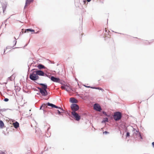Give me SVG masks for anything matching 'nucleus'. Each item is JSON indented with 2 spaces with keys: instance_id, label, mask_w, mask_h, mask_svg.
Here are the masks:
<instances>
[{
  "instance_id": "412c9836",
  "label": "nucleus",
  "mask_w": 154,
  "mask_h": 154,
  "mask_svg": "<svg viewBox=\"0 0 154 154\" xmlns=\"http://www.w3.org/2000/svg\"><path fill=\"white\" fill-rule=\"evenodd\" d=\"M34 61H33V62L32 63H30L29 64V65H28V71H29V69H30V66H34V64H35V63H34Z\"/></svg>"
},
{
  "instance_id": "9d476101",
  "label": "nucleus",
  "mask_w": 154,
  "mask_h": 154,
  "mask_svg": "<svg viewBox=\"0 0 154 154\" xmlns=\"http://www.w3.org/2000/svg\"><path fill=\"white\" fill-rule=\"evenodd\" d=\"M34 32L35 30L29 28L25 29H22L21 31V32H22V34H23V33L28 32Z\"/></svg>"
},
{
  "instance_id": "2f4dec72",
  "label": "nucleus",
  "mask_w": 154,
  "mask_h": 154,
  "mask_svg": "<svg viewBox=\"0 0 154 154\" xmlns=\"http://www.w3.org/2000/svg\"><path fill=\"white\" fill-rule=\"evenodd\" d=\"M96 89H98L100 90H103V89L100 87H96Z\"/></svg>"
},
{
  "instance_id": "864d4df0",
  "label": "nucleus",
  "mask_w": 154,
  "mask_h": 154,
  "mask_svg": "<svg viewBox=\"0 0 154 154\" xmlns=\"http://www.w3.org/2000/svg\"><path fill=\"white\" fill-rule=\"evenodd\" d=\"M7 82L5 83H5V84H7Z\"/></svg>"
},
{
  "instance_id": "ea45409f",
  "label": "nucleus",
  "mask_w": 154,
  "mask_h": 154,
  "mask_svg": "<svg viewBox=\"0 0 154 154\" xmlns=\"http://www.w3.org/2000/svg\"><path fill=\"white\" fill-rule=\"evenodd\" d=\"M42 107H42V105H41V106H40V109H40V110L42 109H42Z\"/></svg>"
},
{
  "instance_id": "a18cd8bd",
  "label": "nucleus",
  "mask_w": 154,
  "mask_h": 154,
  "mask_svg": "<svg viewBox=\"0 0 154 154\" xmlns=\"http://www.w3.org/2000/svg\"><path fill=\"white\" fill-rule=\"evenodd\" d=\"M105 31L106 32H107V30L106 29H105Z\"/></svg>"
},
{
  "instance_id": "5fc2aeb1",
  "label": "nucleus",
  "mask_w": 154,
  "mask_h": 154,
  "mask_svg": "<svg viewBox=\"0 0 154 154\" xmlns=\"http://www.w3.org/2000/svg\"><path fill=\"white\" fill-rule=\"evenodd\" d=\"M23 91H24V92H26V91H24V90H23Z\"/></svg>"
},
{
  "instance_id": "a211bd4d",
  "label": "nucleus",
  "mask_w": 154,
  "mask_h": 154,
  "mask_svg": "<svg viewBox=\"0 0 154 154\" xmlns=\"http://www.w3.org/2000/svg\"><path fill=\"white\" fill-rule=\"evenodd\" d=\"M47 104H48V106H51L52 108H54L55 106V105L49 102L47 103Z\"/></svg>"
},
{
  "instance_id": "79ce46f5",
  "label": "nucleus",
  "mask_w": 154,
  "mask_h": 154,
  "mask_svg": "<svg viewBox=\"0 0 154 154\" xmlns=\"http://www.w3.org/2000/svg\"><path fill=\"white\" fill-rule=\"evenodd\" d=\"M39 32V31H37V32H35V33H36V34H37V33H38Z\"/></svg>"
},
{
  "instance_id": "aec40b11",
  "label": "nucleus",
  "mask_w": 154,
  "mask_h": 154,
  "mask_svg": "<svg viewBox=\"0 0 154 154\" xmlns=\"http://www.w3.org/2000/svg\"><path fill=\"white\" fill-rule=\"evenodd\" d=\"M4 125L3 122L1 120H0V128H2Z\"/></svg>"
},
{
  "instance_id": "4be33fe9",
  "label": "nucleus",
  "mask_w": 154,
  "mask_h": 154,
  "mask_svg": "<svg viewBox=\"0 0 154 154\" xmlns=\"http://www.w3.org/2000/svg\"><path fill=\"white\" fill-rule=\"evenodd\" d=\"M42 107H43V108L44 109H45V108H47V106H48V104H47V103H44L43 104H42Z\"/></svg>"
},
{
  "instance_id": "4c0bfd02",
  "label": "nucleus",
  "mask_w": 154,
  "mask_h": 154,
  "mask_svg": "<svg viewBox=\"0 0 154 154\" xmlns=\"http://www.w3.org/2000/svg\"><path fill=\"white\" fill-rule=\"evenodd\" d=\"M90 88H92V89H96V87H91H91H90Z\"/></svg>"
},
{
  "instance_id": "39448f33",
  "label": "nucleus",
  "mask_w": 154,
  "mask_h": 154,
  "mask_svg": "<svg viewBox=\"0 0 154 154\" xmlns=\"http://www.w3.org/2000/svg\"><path fill=\"white\" fill-rule=\"evenodd\" d=\"M72 117L77 121H79L81 119V116L76 112H71Z\"/></svg>"
},
{
  "instance_id": "7c9ffc66",
  "label": "nucleus",
  "mask_w": 154,
  "mask_h": 154,
  "mask_svg": "<svg viewBox=\"0 0 154 154\" xmlns=\"http://www.w3.org/2000/svg\"><path fill=\"white\" fill-rule=\"evenodd\" d=\"M57 113L59 115H60L61 112L58 109L57 110Z\"/></svg>"
},
{
  "instance_id": "f257e3e1",
  "label": "nucleus",
  "mask_w": 154,
  "mask_h": 154,
  "mask_svg": "<svg viewBox=\"0 0 154 154\" xmlns=\"http://www.w3.org/2000/svg\"><path fill=\"white\" fill-rule=\"evenodd\" d=\"M33 70L35 71V73H37L38 76L39 75L40 76H45L48 77H50V75H49V73L48 72L47 73H45L42 71L41 70H38L37 69H32L31 70V71H32Z\"/></svg>"
},
{
  "instance_id": "f03ea898",
  "label": "nucleus",
  "mask_w": 154,
  "mask_h": 154,
  "mask_svg": "<svg viewBox=\"0 0 154 154\" xmlns=\"http://www.w3.org/2000/svg\"><path fill=\"white\" fill-rule=\"evenodd\" d=\"M32 72L29 75V78L35 82L39 78V77L37 75V73H35V70H33L31 71Z\"/></svg>"
},
{
  "instance_id": "20e7f679",
  "label": "nucleus",
  "mask_w": 154,
  "mask_h": 154,
  "mask_svg": "<svg viewBox=\"0 0 154 154\" xmlns=\"http://www.w3.org/2000/svg\"><path fill=\"white\" fill-rule=\"evenodd\" d=\"M114 120L117 121L119 120L122 117V113L120 112H114L113 116Z\"/></svg>"
},
{
  "instance_id": "6e6552de",
  "label": "nucleus",
  "mask_w": 154,
  "mask_h": 154,
  "mask_svg": "<svg viewBox=\"0 0 154 154\" xmlns=\"http://www.w3.org/2000/svg\"><path fill=\"white\" fill-rule=\"evenodd\" d=\"M94 109L95 111L100 112L102 110V108L100 105L97 103H96L94 105Z\"/></svg>"
},
{
  "instance_id": "8fccbe9b",
  "label": "nucleus",
  "mask_w": 154,
  "mask_h": 154,
  "mask_svg": "<svg viewBox=\"0 0 154 154\" xmlns=\"http://www.w3.org/2000/svg\"><path fill=\"white\" fill-rule=\"evenodd\" d=\"M149 44H150V42H149Z\"/></svg>"
},
{
  "instance_id": "58836bf2",
  "label": "nucleus",
  "mask_w": 154,
  "mask_h": 154,
  "mask_svg": "<svg viewBox=\"0 0 154 154\" xmlns=\"http://www.w3.org/2000/svg\"><path fill=\"white\" fill-rule=\"evenodd\" d=\"M152 145L153 148H154V142L152 143Z\"/></svg>"
},
{
  "instance_id": "c85d7f7f",
  "label": "nucleus",
  "mask_w": 154,
  "mask_h": 154,
  "mask_svg": "<svg viewBox=\"0 0 154 154\" xmlns=\"http://www.w3.org/2000/svg\"><path fill=\"white\" fill-rule=\"evenodd\" d=\"M6 110V109H0V113L1 114V111H5Z\"/></svg>"
},
{
  "instance_id": "4d7b16f0",
  "label": "nucleus",
  "mask_w": 154,
  "mask_h": 154,
  "mask_svg": "<svg viewBox=\"0 0 154 154\" xmlns=\"http://www.w3.org/2000/svg\"><path fill=\"white\" fill-rule=\"evenodd\" d=\"M120 34H122L121 33H120Z\"/></svg>"
},
{
  "instance_id": "6ab92c4d",
  "label": "nucleus",
  "mask_w": 154,
  "mask_h": 154,
  "mask_svg": "<svg viewBox=\"0 0 154 154\" xmlns=\"http://www.w3.org/2000/svg\"><path fill=\"white\" fill-rule=\"evenodd\" d=\"M108 121V119L106 117L103 118V120L101 122L102 123H105Z\"/></svg>"
},
{
  "instance_id": "9b49d317",
  "label": "nucleus",
  "mask_w": 154,
  "mask_h": 154,
  "mask_svg": "<svg viewBox=\"0 0 154 154\" xmlns=\"http://www.w3.org/2000/svg\"><path fill=\"white\" fill-rule=\"evenodd\" d=\"M66 87H69V85L64 84L62 85V86L61 87V88L62 89H64L66 91L68 92L69 91V90L67 89V88H66Z\"/></svg>"
},
{
  "instance_id": "72a5a7b5",
  "label": "nucleus",
  "mask_w": 154,
  "mask_h": 154,
  "mask_svg": "<svg viewBox=\"0 0 154 154\" xmlns=\"http://www.w3.org/2000/svg\"><path fill=\"white\" fill-rule=\"evenodd\" d=\"M8 48V47H6V48L5 49H4V53H3V54H5V51L6 49H7Z\"/></svg>"
},
{
  "instance_id": "ddd939ff",
  "label": "nucleus",
  "mask_w": 154,
  "mask_h": 154,
  "mask_svg": "<svg viewBox=\"0 0 154 154\" xmlns=\"http://www.w3.org/2000/svg\"><path fill=\"white\" fill-rule=\"evenodd\" d=\"M34 0H26L25 5L24 7V8L25 9L26 8L27 5H29L31 3L33 2Z\"/></svg>"
},
{
  "instance_id": "f704fd0d",
  "label": "nucleus",
  "mask_w": 154,
  "mask_h": 154,
  "mask_svg": "<svg viewBox=\"0 0 154 154\" xmlns=\"http://www.w3.org/2000/svg\"><path fill=\"white\" fill-rule=\"evenodd\" d=\"M139 135V136L140 137V138L141 139H143V138H142V136H141V133L140 134H139V135Z\"/></svg>"
},
{
  "instance_id": "473e14b6",
  "label": "nucleus",
  "mask_w": 154,
  "mask_h": 154,
  "mask_svg": "<svg viewBox=\"0 0 154 154\" xmlns=\"http://www.w3.org/2000/svg\"><path fill=\"white\" fill-rule=\"evenodd\" d=\"M109 132H108L107 131H104V132H103V134H109Z\"/></svg>"
},
{
  "instance_id": "a878e982",
  "label": "nucleus",
  "mask_w": 154,
  "mask_h": 154,
  "mask_svg": "<svg viewBox=\"0 0 154 154\" xmlns=\"http://www.w3.org/2000/svg\"><path fill=\"white\" fill-rule=\"evenodd\" d=\"M17 42V41L16 40H14L13 42L14 43V45L13 46L11 47L10 48H12L13 47H14L16 45Z\"/></svg>"
},
{
  "instance_id": "49530a36",
  "label": "nucleus",
  "mask_w": 154,
  "mask_h": 154,
  "mask_svg": "<svg viewBox=\"0 0 154 154\" xmlns=\"http://www.w3.org/2000/svg\"><path fill=\"white\" fill-rule=\"evenodd\" d=\"M50 128H48V129H47L48 131L49 129Z\"/></svg>"
},
{
  "instance_id": "423d86ee",
  "label": "nucleus",
  "mask_w": 154,
  "mask_h": 154,
  "mask_svg": "<svg viewBox=\"0 0 154 154\" xmlns=\"http://www.w3.org/2000/svg\"><path fill=\"white\" fill-rule=\"evenodd\" d=\"M6 0H0L4 13H5V12L6 10L8 4V3Z\"/></svg>"
},
{
  "instance_id": "cd10ccee",
  "label": "nucleus",
  "mask_w": 154,
  "mask_h": 154,
  "mask_svg": "<svg viewBox=\"0 0 154 154\" xmlns=\"http://www.w3.org/2000/svg\"><path fill=\"white\" fill-rule=\"evenodd\" d=\"M86 1L88 2H89L91 1V0H86ZM83 2L84 4H85L86 2V0H83Z\"/></svg>"
},
{
  "instance_id": "09e8293b",
  "label": "nucleus",
  "mask_w": 154,
  "mask_h": 154,
  "mask_svg": "<svg viewBox=\"0 0 154 154\" xmlns=\"http://www.w3.org/2000/svg\"><path fill=\"white\" fill-rule=\"evenodd\" d=\"M14 38H15V40H16L17 39L15 37H14Z\"/></svg>"
},
{
  "instance_id": "f8f14e48",
  "label": "nucleus",
  "mask_w": 154,
  "mask_h": 154,
  "mask_svg": "<svg viewBox=\"0 0 154 154\" xmlns=\"http://www.w3.org/2000/svg\"><path fill=\"white\" fill-rule=\"evenodd\" d=\"M35 67H37L39 70L42 69H47L46 67H45L44 65L41 64H39L37 66L36 65L35 66Z\"/></svg>"
},
{
  "instance_id": "4468645a",
  "label": "nucleus",
  "mask_w": 154,
  "mask_h": 154,
  "mask_svg": "<svg viewBox=\"0 0 154 154\" xmlns=\"http://www.w3.org/2000/svg\"><path fill=\"white\" fill-rule=\"evenodd\" d=\"M69 102L72 103H77V100L75 98L71 97L69 99Z\"/></svg>"
},
{
  "instance_id": "0eeeda50",
  "label": "nucleus",
  "mask_w": 154,
  "mask_h": 154,
  "mask_svg": "<svg viewBox=\"0 0 154 154\" xmlns=\"http://www.w3.org/2000/svg\"><path fill=\"white\" fill-rule=\"evenodd\" d=\"M72 112H76L79 109V105L76 103H72L71 106Z\"/></svg>"
},
{
  "instance_id": "7ed1b4c3",
  "label": "nucleus",
  "mask_w": 154,
  "mask_h": 154,
  "mask_svg": "<svg viewBox=\"0 0 154 154\" xmlns=\"http://www.w3.org/2000/svg\"><path fill=\"white\" fill-rule=\"evenodd\" d=\"M35 83H37L38 85L41 86L42 89L43 91L44 92V96L45 97L48 95V92L47 90V89L48 88V86L46 83H38L35 82Z\"/></svg>"
},
{
  "instance_id": "b1692460",
  "label": "nucleus",
  "mask_w": 154,
  "mask_h": 154,
  "mask_svg": "<svg viewBox=\"0 0 154 154\" xmlns=\"http://www.w3.org/2000/svg\"><path fill=\"white\" fill-rule=\"evenodd\" d=\"M58 83H59L60 84H61L62 85L64 84V83H65V81L61 80L59 78V80L58 81V82H57Z\"/></svg>"
},
{
  "instance_id": "5701e85b",
  "label": "nucleus",
  "mask_w": 154,
  "mask_h": 154,
  "mask_svg": "<svg viewBox=\"0 0 154 154\" xmlns=\"http://www.w3.org/2000/svg\"><path fill=\"white\" fill-rule=\"evenodd\" d=\"M102 112L104 115H105L106 116H107V117H109L110 116V115H108L107 114V113H106V112H105V111H102Z\"/></svg>"
},
{
  "instance_id": "393cba45",
  "label": "nucleus",
  "mask_w": 154,
  "mask_h": 154,
  "mask_svg": "<svg viewBox=\"0 0 154 154\" xmlns=\"http://www.w3.org/2000/svg\"><path fill=\"white\" fill-rule=\"evenodd\" d=\"M54 108L60 109H61V110H62L63 111H64V110L63 109L62 107H60V106H56L55 105V107H54Z\"/></svg>"
},
{
  "instance_id": "37998d69",
  "label": "nucleus",
  "mask_w": 154,
  "mask_h": 154,
  "mask_svg": "<svg viewBox=\"0 0 154 154\" xmlns=\"http://www.w3.org/2000/svg\"><path fill=\"white\" fill-rule=\"evenodd\" d=\"M34 91H38L37 89H35V88L34 89Z\"/></svg>"
},
{
  "instance_id": "dca6fc26",
  "label": "nucleus",
  "mask_w": 154,
  "mask_h": 154,
  "mask_svg": "<svg viewBox=\"0 0 154 154\" xmlns=\"http://www.w3.org/2000/svg\"><path fill=\"white\" fill-rule=\"evenodd\" d=\"M14 127L15 128H17L19 126V123L17 122H15L13 124Z\"/></svg>"
},
{
  "instance_id": "1a4fd4ad",
  "label": "nucleus",
  "mask_w": 154,
  "mask_h": 154,
  "mask_svg": "<svg viewBox=\"0 0 154 154\" xmlns=\"http://www.w3.org/2000/svg\"><path fill=\"white\" fill-rule=\"evenodd\" d=\"M50 77H48V78L50 79L51 81H52L57 83L58 82V81L59 80V78L58 77H56L54 76H51L50 75Z\"/></svg>"
},
{
  "instance_id": "c756f323",
  "label": "nucleus",
  "mask_w": 154,
  "mask_h": 154,
  "mask_svg": "<svg viewBox=\"0 0 154 154\" xmlns=\"http://www.w3.org/2000/svg\"><path fill=\"white\" fill-rule=\"evenodd\" d=\"M4 100L5 102H8L9 100V99L8 98H5Z\"/></svg>"
},
{
  "instance_id": "de8ad7c7",
  "label": "nucleus",
  "mask_w": 154,
  "mask_h": 154,
  "mask_svg": "<svg viewBox=\"0 0 154 154\" xmlns=\"http://www.w3.org/2000/svg\"><path fill=\"white\" fill-rule=\"evenodd\" d=\"M37 94H38V95H39L40 94V93H37Z\"/></svg>"
},
{
  "instance_id": "c9c22d12",
  "label": "nucleus",
  "mask_w": 154,
  "mask_h": 154,
  "mask_svg": "<svg viewBox=\"0 0 154 154\" xmlns=\"http://www.w3.org/2000/svg\"><path fill=\"white\" fill-rule=\"evenodd\" d=\"M42 110H43L44 113L47 112V111L46 109H43Z\"/></svg>"
},
{
  "instance_id": "bb28decb",
  "label": "nucleus",
  "mask_w": 154,
  "mask_h": 154,
  "mask_svg": "<svg viewBox=\"0 0 154 154\" xmlns=\"http://www.w3.org/2000/svg\"><path fill=\"white\" fill-rule=\"evenodd\" d=\"M130 136V133L129 132H127L126 134V137H129Z\"/></svg>"
},
{
  "instance_id": "c03bdc74",
  "label": "nucleus",
  "mask_w": 154,
  "mask_h": 154,
  "mask_svg": "<svg viewBox=\"0 0 154 154\" xmlns=\"http://www.w3.org/2000/svg\"><path fill=\"white\" fill-rule=\"evenodd\" d=\"M20 89V88H17V89L18 90V91H19Z\"/></svg>"
},
{
  "instance_id": "6e6d98bb",
  "label": "nucleus",
  "mask_w": 154,
  "mask_h": 154,
  "mask_svg": "<svg viewBox=\"0 0 154 154\" xmlns=\"http://www.w3.org/2000/svg\"><path fill=\"white\" fill-rule=\"evenodd\" d=\"M51 113L52 115H53V114L51 112Z\"/></svg>"
},
{
  "instance_id": "3c124183",
  "label": "nucleus",
  "mask_w": 154,
  "mask_h": 154,
  "mask_svg": "<svg viewBox=\"0 0 154 154\" xmlns=\"http://www.w3.org/2000/svg\"><path fill=\"white\" fill-rule=\"evenodd\" d=\"M17 48V47H15L14 48H14Z\"/></svg>"
},
{
  "instance_id": "603ef678",
  "label": "nucleus",
  "mask_w": 154,
  "mask_h": 154,
  "mask_svg": "<svg viewBox=\"0 0 154 154\" xmlns=\"http://www.w3.org/2000/svg\"><path fill=\"white\" fill-rule=\"evenodd\" d=\"M41 134H42V133H41V132L40 133H39V134H40V135H41Z\"/></svg>"
},
{
  "instance_id": "2eb2a0df",
  "label": "nucleus",
  "mask_w": 154,
  "mask_h": 154,
  "mask_svg": "<svg viewBox=\"0 0 154 154\" xmlns=\"http://www.w3.org/2000/svg\"><path fill=\"white\" fill-rule=\"evenodd\" d=\"M36 88L39 90V93L41 94L42 96H44V92L43 91L41 87H36Z\"/></svg>"
},
{
  "instance_id": "a19ab883",
  "label": "nucleus",
  "mask_w": 154,
  "mask_h": 154,
  "mask_svg": "<svg viewBox=\"0 0 154 154\" xmlns=\"http://www.w3.org/2000/svg\"><path fill=\"white\" fill-rule=\"evenodd\" d=\"M48 60H49V61L51 62V63H52V62H51V61L50 60H49L48 59Z\"/></svg>"
},
{
  "instance_id": "e433bc0d",
  "label": "nucleus",
  "mask_w": 154,
  "mask_h": 154,
  "mask_svg": "<svg viewBox=\"0 0 154 154\" xmlns=\"http://www.w3.org/2000/svg\"><path fill=\"white\" fill-rule=\"evenodd\" d=\"M84 86H85V87H86V88H90V87H91V86H86L85 85H84Z\"/></svg>"
},
{
  "instance_id": "f3484780",
  "label": "nucleus",
  "mask_w": 154,
  "mask_h": 154,
  "mask_svg": "<svg viewBox=\"0 0 154 154\" xmlns=\"http://www.w3.org/2000/svg\"><path fill=\"white\" fill-rule=\"evenodd\" d=\"M133 131H134V132L133 133V134H135L136 135H138L140 133L135 128H133Z\"/></svg>"
}]
</instances>
